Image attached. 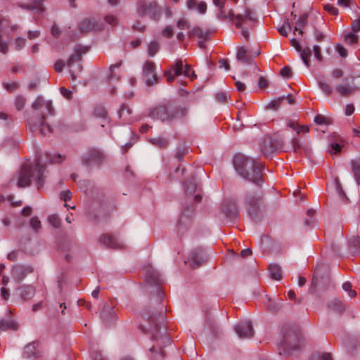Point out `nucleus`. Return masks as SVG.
<instances>
[{
    "label": "nucleus",
    "instance_id": "1",
    "mask_svg": "<svg viewBox=\"0 0 360 360\" xmlns=\"http://www.w3.org/2000/svg\"><path fill=\"white\" fill-rule=\"evenodd\" d=\"M233 166L237 173L243 178L260 185L262 182V162L249 158L243 154H237L233 159Z\"/></svg>",
    "mask_w": 360,
    "mask_h": 360
},
{
    "label": "nucleus",
    "instance_id": "2",
    "mask_svg": "<svg viewBox=\"0 0 360 360\" xmlns=\"http://www.w3.org/2000/svg\"><path fill=\"white\" fill-rule=\"evenodd\" d=\"M46 168H44L39 162V159L36 160L33 167L27 164H24L20 172L11 179L10 184L15 183L19 188H25L29 186L32 180L36 182L37 188L39 189L44 186Z\"/></svg>",
    "mask_w": 360,
    "mask_h": 360
},
{
    "label": "nucleus",
    "instance_id": "3",
    "mask_svg": "<svg viewBox=\"0 0 360 360\" xmlns=\"http://www.w3.org/2000/svg\"><path fill=\"white\" fill-rule=\"evenodd\" d=\"M217 16L221 20L228 19L230 21L235 20V26L241 29V34L248 40L250 36L248 28L253 27L256 21V15L252 10L247 8L244 15H234L232 11L226 12L223 8L219 9Z\"/></svg>",
    "mask_w": 360,
    "mask_h": 360
},
{
    "label": "nucleus",
    "instance_id": "4",
    "mask_svg": "<svg viewBox=\"0 0 360 360\" xmlns=\"http://www.w3.org/2000/svg\"><path fill=\"white\" fill-rule=\"evenodd\" d=\"M86 51V49L80 46L77 45L75 47V53L70 57L68 60L67 66L72 80H76L82 71V66L80 63L82 56Z\"/></svg>",
    "mask_w": 360,
    "mask_h": 360
},
{
    "label": "nucleus",
    "instance_id": "5",
    "mask_svg": "<svg viewBox=\"0 0 360 360\" xmlns=\"http://www.w3.org/2000/svg\"><path fill=\"white\" fill-rule=\"evenodd\" d=\"M264 200L257 193H250L246 197V207L250 217L255 221L259 219L262 215Z\"/></svg>",
    "mask_w": 360,
    "mask_h": 360
},
{
    "label": "nucleus",
    "instance_id": "6",
    "mask_svg": "<svg viewBox=\"0 0 360 360\" xmlns=\"http://www.w3.org/2000/svg\"><path fill=\"white\" fill-rule=\"evenodd\" d=\"M137 13L141 17L149 16L151 19L158 20L162 9L154 1L139 0L137 4Z\"/></svg>",
    "mask_w": 360,
    "mask_h": 360
},
{
    "label": "nucleus",
    "instance_id": "7",
    "mask_svg": "<svg viewBox=\"0 0 360 360\" xmlns=\"http://www.w3.org/2000/svg\"><path fill=\"white\" fill-rule=\"evenodd\" d=\"M284 143V139L278 134L273 136H266L260 143L262 153L266 157L279 150Z\"/></svg>",
    "mask_w": 360,
    "mask_h": 360
},
{
    "label": "nucleus",
    "instance_id": "8",
    "mask_svg": "<svg viewBox=\"0 0 360 360\" xmlns=\"http://www.w3.org/2000/svg\"><path fill=\"white\" fill-rule=\"evenodd\" d=\"M143 77L146 84L150 86L159 81V77L155 72V65L153 62L147 60L143 66Z\"/></svg>",
    "mask_w": 360,
    "mask_h": 360
},
{
    "label": "nucleus",
    "instance_id": "9",
    "mask_svg": "<svg viewBox=\"0 0 360 360\" xmlns=\"http://www.w3.org/2000/svg\"><path fill=\"white\" fill-rule=\"evenodd\" d=\"M105 160V155L96 148H91L82 156V163L85 165H100Z\"/></svg>",
    "mask_w": 360,
    "mask_h": 360
},
{
    "label": "nucleus",
    "instance_id": "10",
    "mask_svg": "<svg viewBox=\"0 0 360 360\" xmlns=\"http://www.w3.org/2000/svg\"><path fill=\"white\" fill-rule=\"evenodd\" d=\"M167 114L168 115L167 121H173L181 120L187 115V108L180 105H175L172 103H167Z\"/></svg>",
    "mask_w": 360,
    "mask_h": 360
},
{
    "label": "nucleus",
    "instance_id": "11",
    "mask_svg": "<svg viewBox=\"0 0 360 360\" xmlns=\"http://www.w3.org/2000/svg\"><path fill=\"white\" fill-rule=\"evenodd\" d=\"M45 116L41 114V116L37 117L36 119H30L28 121V124L30 125V129L34 131L37 129L39 130V132L46 136L51 133V127L45 122L44 121Z\"/></svg>",
    "mask_w": 360,
    "mask_h": 360
},
{
    "label": "nucleus",
    "instance_id": "12",
    "mask_svg": "<svg viewBox=\"0 0 360 360\" xmlns=\"http://www.w3.org/2000/svg\"><path fill=\"white\" fill-rule=\"evenodd\" d=\"M184 64L181 60H177L168 70H165L164 76L168 83L172 82L176 77L184 74Z\"/></svg>",
    "mask_w": 360,
    "mask_h": 360
},
{
    "label": "nucleus",
    "instance_id": "13",
    "mask_svg": "<svg viewBox=\"0 0 360 360\" xmlns=\"http://www.w3.org/2000/svg\"><path fill=\"white\" fill-rule=\"evenodd\" d=\"M207 257L202 248H198L192 251L186 264H188L191 268L195 269L198 267L202 262L206 261Z\"/></svg>",
    "mask_w": 360,
    "mask_h": 360
},
{
    "label": "nucleus",
    "instance_id": "14",
    "mask_svg": "<svg viewBox=\"0 0 360 360\" xmlns=\"http://www.w3.org/2000/svg\"><path fill=\"white\" fill-rule=\"evenodd\" d=\"M145 276L146 282L150 285H154L155 290L157 292L158 297H161L162 292L159 287L160 284L159 274L151 267H148L145 270Z\"/></svg>",
    "mask_w": 360,
    "mask_h": 360
},
{
    "label": "nucleus",
    "instance_id": "15",
    "mask_svg": "<svg viewBox=\"0 0 360 360\" xmlns=\"http://www.w3.org/2000/svg\"><path fill=\"white\" fill-rule=\"evenodd\" d=\"M32 108L34 110H41V113L37 114V117L43 115L45 116V113L52 115L53 108L51 101H45L41 97H38L32 104Z\"/></svg>",
    "mask_w": 360,
    "mask_h": 360
},
{
    "label": "nucleus",
    "instance_id": "16",
    "mask_svg": "<svg viewBox=\"0 0 360 360\" xmlns=\"http://www.w3.org/2000/svg\"><path fill=\"white\" fill-rule=\"evenodd\" d=\"M235 331L240 338H250L254 336L252 324L249 321H241L235 327Z\"/></svg>",
    "mask_w": 360,
    "mask_h": 360
},
{
    "label": "nucleus",
    "instance_id": "17",
    "mask_svg": "<svg viewBox=\"0 0 360 360\" xmlns=\"http://www.w3.org/2000/svg\"><path fill=\"white\" fill-rule=\"evenodd\" d=\"M33 271L31 266L16 264L11 271L12 278L17 282H21L29 274Z\"/></svg>",
    "mask_w": 360,
    "mask_h": 360
},
{
    "label": "nucleus",
    "instance_id": "18",
    "mask_svg": "<svg viewBox=\"0 0 360 360\" xmlns=\"http://www.w3.org/2000/svg\"><path fill=\"white\" fill-rule=\"evenodd\" d=\"M260 52L257 51L255 52L253 56L248 48L245 46H238L237 48L236 59L243 64L250 65L252 63L254 58Z\"/></svg>",
    "mask_w": 360,
    "mask_h": 360
},
{
    "label": "nucleus",
    "instance_id": "19",
    "mask_svg": "<svg viewBox=\"0 0 360 360\" xmlns=\"http://www.w3.org/2000/svg\"><path fill=\"white\" fill-rule=\"evenodd\" d=\"M290 44L295 49V50L300 53V57L304 64L307 68H309L310 67L309 58L311 55V51L310 48L308 46L302 48L295 38L290 39Z\"/></svg>",
    "mask_w": 360,
    "mask_h": 360
},
{
    "label": "nucleus",
    "instance_id": "20",
    "mask_svg": "<svg viewBox=\"0 0 360 360\" xmlns=\"http://www.w3.org/2000/svg\"><path fill=\"white\" fill-rule=\"evenodd\" d=\"M35 288L31 285H24L15 290V295L23 301L31 300L35 294Z\"/></svg>",
    "mask_w": 360,
    "mask_h": 360
},
{
    "label": "nucleus",
    "instance_id": "21",
    "mask_svg": "<svg viewBox=\"0 0 360 360\" xmlns=\"http://www.w3.org/2000/svg\"><path fill=\"white\" fill-rule=\"evenodd\" d=\"M101 317L107 326L113 324L117 320V316L113 308L108 304H105L103 306L101 313Z\"/></svg>",
    "mask_w": 360,
    "mask_h": 360
},
{
    "label": "nucleus",
    "instance_id": "22",
    "mask_svg": "<svg viewBox=\"0 0 360 360\" xmlns=\"http://www.w3.org/2000/svg\"><path fill=\"white\" fill-rule=\"evenodd\" d=\"M23 355L26 358H39L42 355V351L39 347V343L33 342L27 345L24 347Z\"/></svg>",
    "mask_w": 360,
    "mask_h": 360
},
{
    "label": "nucleus",
    "instance_id": "23",
    "mask_svg": "<svg viewBox=\"0 0 360 360\" xmlns=\"http://www.w3.org/2000/svg\"><path fill=\"white\" fill-rule=\"evenodd\" d=\"M167 112V104L160 105L150 109L148 116L153 120H159L165 122L167 121L169 117Z\"/></svg>",
    "mask_w": 360,
    "mask_h": 360
},
{
    "label": "nucleus",
    "instance_id": "24",
    "mask_svg": "<svg viewBox=\"0 0 360 360\" xmlns=\"http://www.w3.org/2000/svg\"><path fill=\"white\" fill-rule=\"evenodd\" d=\"M330 143L328 152L331 155L337 154L341 151L344 146V141L341 137L337 134H333L330 137Z\"/></svg>",
    "mask_w": 360,
    "mask_h": 360
},
{
    "label": "nucleus",
    "instance_id": "25",
    "mask_svg": "<svg viewBox=\"0 0 360 360\" xmlns=\"http://www.w3.org/2000/svg\"><path fill=\"white\" fill-rule=\"evenodd\" d=\"M103 25L100 22L92 21L90 19H85L79 24V30L82 32H89L92 31H101Z\"/></svg>",
    "mask_w": 360,
    "mask_h": 360
},
{
    "label": "nucleus",
    "instance_id": "26",
    "mask_svg": "<svg viewBox=\"0 0 360 360\" xmlns=\"http://www.w3.org/2000/svg\"><path fill=\"white\" fill-rule=\"evenodd\" d=\"M100 242L105 246L112 249H118L122 247V245L117 238L109 234H104L101 236L100 238Z\"/></svg>",
    "mask_w": 360,
    "mask_h": 360
},
{
    "label": "nucleus",
    "instance_id": "27",
    "mask_svg": "<svg viewBox=\"0 0 360 360\" xmlns=\"http://www.w3.org/2000/svg\"><path fill=\"white\" fill-rule=\"evenodd\" d=\"M358 89L356 86L350 85L347 83L339 84L335 86V91L341 96L349 97L354 94Z\"/></svg>",
    "mask_w": 360,
    "mask_h": 360
},
{
    "label": "nucleus",
    "instance_id": "28",
    "mask_svg": "<svg viewBox=\"0 0 360 360\" xmlns=\"http://www.w3.org/2000/svg\"><path fill=\"white\" fill-rule=\"evenodd\" d=\"M186 6L188 9L197 10L201 14H205L207 11V4L205 1L198 2L196 0H188Z\"/></svg>",
    "mask_w": 360,
    "mask_h": 360
},
{
    "label": "nucleus",
    "instance_id": "29",
    "mask_svg": "<svg viewBox=\"0 0 360 360\" xmlns=\"http://www.w3.org/2000/svg\"><path fill=\"white\" fill-rule=\"evenodd\" d=\"M211 34V32L210 30L204 31L200 27L195 26L189 32V37H198L200 39L205 40L207 39L210 35Z\"/></svg>",
    "mask_w": 360,
    "mask_h": 360
},
{
    "label": "nucleus",
    "instance_id": "30",
    "mask_svg": "<svg viewBox=\"0 0 360 360\" xmlns=\"http://www.w3.org/2000/svg\"><path fill=\"white\" fill-rule=\"evenodd\" d=\"M350 165L355 181L358 186H360V158L352 160Z\"/></svg>",
    "mask_w": 360,
    "mask_h": 360
},
{
    "label": "nucleus",
    "instance_id": "31",
    "mask_svg": "<svg viewBox=\"0 0 360 360\" xmlns=\"http://www.w3.org/2000/svg\"><path fill=\"white\" fill-rule=\"evenodd\" d=\"M8 27V22L5 19H0V52L6 54L8 52V44L1 39V32Z\"/></svg>",
    "mask_w": 360,
    "mask_h": 360
},
{
    "label": "nucleus",
    "instance_id": "32",
    "mask_svg": "<svg viewBox=\"0 0 360 360\" xmlns=\"http://www.w3.org/2000/svg\"><path fill=\"white\" fill-rule=\"evenodd\" d=\"M328 308L330 310L338 314H342L345 310L344 304L338 300H331L328 303Z\"/></svg>",
    "mask_w": 360,
    "mask_h": 360
},
{
    "label": "nucleus",
    "instance_id": "33",
    "mask_svg": "<svg viewBox=\"0 0 360 360\" xmlns=\"http://www.w3.org/2000/svg\"><path fill=\"white\" fill-rule=\"evenodd\" d=\"M149 141L151 144L160 148H165L169 146V140L165 136H160L152 138Z\"/></svg>",
    "mask_w": 360,
    "mask_h": 360
},
{
    "label": "nucleus",
    "instance_id": "34",
    "mask_svg": "<svg viewBox=\"0 0 360 360\" xmlns=\"http://www.w3.org/2000/svg\"><path fill=\"white\" fill-rule=\"evenodd\" d=\"M18 323L14 320H1L0 321V331L6 330H17Z\"/></svg>",
    "mask_w": 360,
    "mask_h": 360
},
{
    "label": "nucleus",
    "instance_id": "35",
    "mask_svg": "<svg viewBox=\"0 0 360 360\" xmlns=\"http://www.w3.org/2000/svg\"><path fill=\"white\" fill-rule=\"evenodd\" d=\"M291 145L292 150L295 153H300L302 150L304 151L307 150V147L302 143L297 136H295L291 139Z\"/></svg>",
    "mask_w": 360,
    "mask_h": 360
},
{
    "label": "nucleus",
    "instance_id": "36",
    "mask_svg": "<svg viewBox=\"0 0 360 360\" xmlns=\"http://www.w3.org/2000/svg\"><path fill=\"white\" fill-rule=\"evenodd\" d=\"M269 273L271 278L278 281L282 278L281 267L277 264H273L269 266Z\"/></svg>",
    "mask_w": 360,
    "mask_h": 360
},
{
    "label": "nucleus",
    "instance_id": "37",
    "mask_svg": "<svg viewBox=\"0 0 360 360\" xmlns=\"http://www.w3.org/2000/svg\"><path fill=\"white\" fill-rule=\"evenodd\" d=\"M194 216V208L193 207L185 209L180 219V223L186 224Z\"/></svg>",
    "mask_w": 360,
    "mask_h": 360
},
{
    "label": "nucleus",
    "instance_id": "38",
    "mask_svg": "<svg viewBox=\"0 0 360 360\" xmlns=\"http://www.w3.org/2000/svg\"><path fill=\"white\" fill-rule=\"evenodd\" d=\"M131 113V109L126 104H122L118 111L120 118H122L124 121H129V117Z\"/></svg>",
    "mask_w": 360,
    "mask_h": 360
},
{
    "label": "nucleus",
    "instance_id": "39",
    "mask_svg": "<svg viewBox=\"0 0 360 360\" xmlns=\"http://www.w3.org/2000/svg\"><path fill=\"white\" fill-rule=\"evenodd\" d=\"M349 246L353 254H356L360 250V238L359 236L352 237L349 240Z\"/></svg>",
    "mask_w": 360,
    "mask_h": 360
},
{
    "label": "nucleus",
    "instance_id": "40",
    "mask_svg": "<svg viewBox=\"0 0 360 360\" xmlns=\"http://www.w3.org/2000/svg\"><path fill=\"white\" fill-rule=\"evenodd\" d=\"M143 316L145 319H147L148 320V321L153 324V327L154 326L155 330H158V322H157L158 319H160V318L163 319L162 314H156L155 316H154V315L148 314L147 313H144L143 314Z\"/></svg>",
    "mask_w": 360,
    "mask_h": 360
},
{
    "label": "nucleus",
    "instance_id": "41",
    "mask_svg": "<svg viewBox=\"0 0 360 360\" xmlns=\"http://www.w3.org/2000/svg\"><path fill=\"white\" fill-rule=\"evenodd\" d=\"M318 85L322 90L324 94L327 96H330L333 93V88L331 86L322 79L318 80Z\"/></svg>",
    "mask_w": 360,
    "mask_h": 360
},
{
    "label": "nucleus",
    "instance_id": "42",
    "mask_svg": "<svg viewBox=\"0 0 360 360\" xmlns=\"http://www.w3.org/2000/svg\"><path fill=\"white\" fill-rule=\"evenodd\" d=\"M295 344H292V339L290 337H286L285 343H286V349H295L299 347L297 342L300 341V338H299L297 334L295 333Z\"/></svg>",
    "mask_w": 360,
    "mask_h": 360
},
{
    "label": "nucleus",
    "instance_id": "43",
    "mask_svg": "<svg viewBox=\"0 0 360 360\" xmlns=\"http://www.w3.org/2000/svg\"><path fill=\"white\" fill-rule=\"evenodd\" d=\"M160 44L157 41H152L148 48V54L149 56L153 57L158 51Z\"/></svg>",
    "mask_w": 360,
    "mask_h": 360
},
{
    "label": "nucleus",
    "instance_id": "44",
    "mask_svg": "<svg viewBox=\"0 0 360 360\" xmlns=\"http://www.w3.org/2000/svg\"><path fill=\"white\" fill-rule=\"evenodd\" d=\"M311 360H333L330 353L324 352L322 354H315L311 357Z\"/></svg>",
    "mask_w": 360,
    "mask_h": 360
},
{
    "label": "nucleus",
    "instance_id": "45",
    "mask_svg": "<svg viewBox=\"0 0 360 360\" xmlns=\"http://www.w3.org/2000/svg\"><path fill=\"white\" fill-rule=\"evenodd\" d=\"M285 99V96L279 97L276 100H274L271 101L266 106L267 109H273L274 110H276L280 107V105L281 102Z\"/></svg>",
    "mask_w": 360,
    "mask_h": 360
},
{
    "label": "nucleus",
    "instance_id": "46",
    "mask_svg": "<svg viewBox=\"0 0 360 360\" xmlns=\"http://www.w3.org/2000/svg\"><path fill=\"white\" fill-rule=\"evenodd\" d=\"M291 30V25L289 22V20L288 19L285 20L284 24L283 26L278 28V32L280 33L281 35L287 37L288 36V30Z\"/></svg>",
    "mask_w": 360,
    "mask_h": 360
},
{
    "label": "nucleus",
    "instance_id": "47",
    "mask_svg": "<svg viewBox=\"0 0 360 360\" xmlns=\"http://www.w3.org/2000/svg\"><path fill=\"white\" fill-rule=\"evenodd\" d=\"M314 122L317 124H326V125H328V124H331V122H330V120L328 117H326L325 116L322 115H317L315 117H314Z\"/></svg>",
    "mask_w": 360,
    "mask_h": 360
},
{
    "label": "nucleus",
    "instance_id": "48",
    "mask_svg": "<svg viewBox=\"0 0 360 360\" xmlns=\"http://www.w3.org/2000/svg\"><path fill=\"white\" fill-rule=\"evenodd\" d=\"M184 75L187 77H190L191 79H196L197 77V75H195L194 70L191 69V67L189 65H185Z\"/></svg>",
    "mask_w": 360,
    "mask_h": 360
},
{
    "label": "nucleus",
    "instance_id": "49",
    "mask_svg": "<svg viewBox=\"0 0 360 360\" xmlns=\"http://www.w3.org/2000/svg\"><path fill=\"white\" fill-rule=\"evenodd\" d=\"M49 222L55 228L60 226V219L56 214L50 215L48 218Z\"/></svg>",
    "mask_w": 360,
    "mask_h": 360
},
{
    "label": "nucleus",
    "instance_id": "50",
    "mask_svg": "<svg viewBox=\"0 0 360 360\" xmlns=\"http://www.w3.org/2000/svg\"><path fill=\"white\" fill-rule=\"evenodd\" d=\"M345 40L347 44H354L357 42L358 36L353 32H349L345 36Z\"/></svg>",
    "mask_w": 360,
    "mask_h": 360
},
{
    "label": "nucleus",
    "instance_id": "51",
    "mask_svg": "<svg viewBox=\"0 0 360 360\" xmlns=\"http://www.w3.org/2000/svg\"><path fill=\"white\" fill-rule=\"evenodd\" d=\"M30 225L31 228L35 231H38L41 229V221L37 217H35L30 219Z\"/></svg>",
    "mask_w": 360,
    "mask_h": 360
},
{
    "label": "nucleus",
    "instance_id": "52",
    "mask_svg": "<svg viewBox=\"0 0 360 360\" xmlns=\"http://www.w3.org/2000/svg\"><path fill=\"white\" fill-rule=\"evenodd\" d=\"M26 99L23 96H18L15 101V105L18 110H21L25 104Z\"/></svg>",
    "mask_w": 360,
    "mask_h": 360
},
{
    "label": "nucleus",
    "instance_id": "53",
    "mask_svg": "<svg viewBox=\"0 0 360 360\" xmlns=\"http://www.w3.org/2000/svg\"><path fill=\"white\" fill-rule=\"evenodd\" d=\"M307 13L302 14L296 22V25L301 29L304 28L307 23Z\"/></svg>",
    "mask_w": 360,
    "mask_h": 360
},
{
    "label": "nucleus",
    "instance_id": "54",
    "mask_svg": "<svg viewBox=\"0 0 360 360\" xmlns=\"http://www.w3.org/2000/svg\"><path fill=\"white\" fill-rule=\"evenodd\" d=\"M342 288L345 291L349 292V296L350 297H354L356 295L355 290H352V285L349 282H345L342 285Z\"/></svg>",
    "mask_w": 360,
    "mask_h": 360
},
{
    "label": "nucleus",
    "instance_id": "55",
    "mask_svg": "<svg viewBox=\"0 0 360 360\" xmlns=\"http://www.w3.org/2000/svg\"><path fill=\"white\" fill-rule=\"evenodd\" d=\"M105 21L106 22V23L112 26H115L118 23L117 18L112 14L107 15L105 17Z\"/></svg>",
    "mask_w": 360,
    "mask_h": 360
},
{
    "label": "nucleus",
    "instance_id": "56",
    "mask_svg": "<svg viewBox=\"0 0 360 360\" xmlns=\"http://www.w3.org/2000/svg\"><path fill=\"white\" fill-rule=\"evenodd\" d=\"M26 39L24 38L18 37L15 41V49L21 50L25 46Z\"/></svg>",
    "mask_w": 360,
    "mask_h": 360
},
{
    "label": "nucleus",
    "instance_id": "57",
    "mask_svg": "<svg viewBox=\"0 0 360 360\" xmlns=\"http://www.w3.org/2000/svg\"><path fill=\"white\" fill-rule=\"evenodd\" d=\"M313 51H314V56L317 59V60L321 61L323 60V56H322L321 52V47L318 45L314 46Z\"/></svg>",
    "mask_w": 360,
    "mask_h": 360
},
{
    "label": "nucleus",
    "instance_id": "58",
    "mask_svg": "<svg viewBox=\"0 0 360 360\" xmlns=\"http://www.w3.org/2000/svg\"><path fill=\"white\" fill-rule=\"evenodd\" d=\"M65 66V63L63 60H58L54 64V69L57 72H60L63 71Z\"/></svg>",
    "mask_w": 360,
    "mask_h": 360
},
{
    "label": "nucleus",
    "instance_id": "59",
    "mask_svg": "<svg viewBox=\"0 0 360 360\" xmlns=\"http://www.w3.org/2000/svg\"><path fill=\"white\" fill-rule=\"evenodd\" d=\"M324 9L325 11H328L329 13L332 15H337L338 14V8L330 4L325 5Z\"/></svg>",
    "mask_w": 360,
    "mask_h": 360
},
{
    "label": "nucleus",
    "instance_id": "60",
    "mask_svg": "<svg viewBox=\"0 0 360 360\" xmlns=\"http://www.w3.org/2000/svg\"><path fill=\"white\" fill-rule=\"evenodd\" d=\"M352 29L354 32L360 31V15L358 19L353 20L352 25Z\"/></svg>",
    "mask_w": 360,
    "mask_h": 360
},
{
    "label": "nucleus",
    "instance_id": "61",
    "mask_svg": "<svg viewBox=\"0 0 360 360\" xmlns=\"http://www.w3.org/2000/svg\"><path fill=\"white\" fill-rule=\"evenodd\" d=\"M280 74L284 77H291L292 71L289 67L285 66L281 70Z\"/></svg>",
    "mask_w": 360,
    "mask_h": 360
},
{
    "label": "nucleus",
    "instance_id": "62",
    "mask_svg": "<svg viewBox=\"0 0 360 360\" xmlns=\"http://www.w3.org/2000/svg\"><path fill=\"white\" fill-rule=\"evenodd\" d=\"M177 27L180 30H186L189 28V24L186 20H179L177 22Z\"/></svg>",
    "mask_w": 360,
    "mask_h": 360
},
{
    "label": "nucleus",
    "instance_id": "63",
    "mask_svg": "<svg viewBox=\"0 0 360 360\" xmlns=\"http://www.w3.org/2000/svg\"><path fill=\"white\" fill-rule=\"evenodd\" d=\"M174 32V30L171 26H167L163 30H162V34L167 37L170 38Z\"/></svg>",
    "mask_w": 360,
    "mask_h": 360
},
{
    "label": "nucleus",
    "instance_id": "64",
    "mask_svg": "<svg viewBox=\"0 0 360 360\" xmlns=\"http://www.w3.org/2000/svg\"><path fill=\"white\" fill-rule=\"evenodd\" d=\"M72 193L69 190H67L60 194V199L67 202L71 199Z\"/></svg>",
    "mask_w": 360,
    "mask_h": 360
}]
</instances>
